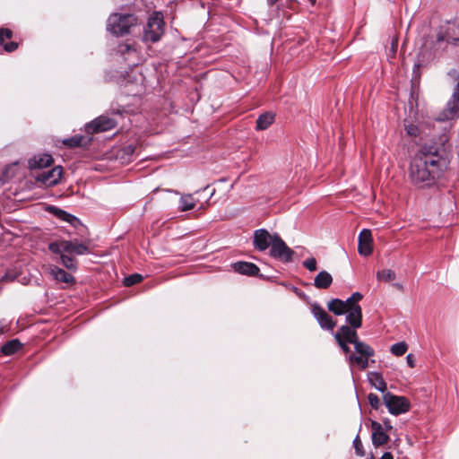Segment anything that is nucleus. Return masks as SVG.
I'll return each mask as SVG.
<instances>
[{"mask_svg": "<svg viewBox=\"0 0 459 459\" xmlns=\"http://www.w3.org/2000/svg\"><path fill=\"white\" fill-rule=\"evenodd\" d=\"M444 147L425 145L412 158L409 167V178L418 187L431 186L448 166Z\"/></svg>", "mask_w": 459, "mask_h": 459, "instance_id": "1", "label": "nucleus"}, {"mask_svg": "<svg viewBox=\"0 0 459 459\" xmlns=\"http://www.w3.org/2000/svg\"><path fill=\"white\" fill-rule=\"evenodd\" d=\"M356 330L351 325H342L334 334V338L353 344L356 354H350L348 362L351 367L358 366L360 369H366L368 367V359L375 355V351L368 343L359 339Z\"/></svg>", "mask_w": 459, "mask_h": 459, "instance_id": "2", "label": "nucleus"}, {"mask_svg": "<svg viewBox=\"0 0 459 459\" xmlns=\"http://www.w3.org/2000/svg\"><path fill=\"white\" fill-rule=\"evenodd\" d=\"M165 32V22L160 12H153L147 19L143 29L142 40L144 43H156Z\"/></svg>", "mask_w": 459, "mask_h": 459, "instance_id": "3", "label": "nucleus"}, {"mask_svg": "<svg viewBox=\"0 0 459 459\" xmlns=\"http://www.w3.org/2000/svg\"><path fill=\"white\" fill-rule=\"evenodd\" d=\"M137 17L132 13H115L108 19V30L116 36H124L130 32L132 27L136 26Z\"/></svg>", "mask_w": 459, "mask_h": 459, "instance_id": "4", "label": "nucleus"}, {"mask_svg": "<svg viewBox=\"0 0 459 459\" xmlns=\"http://www.w3.org/2000/svg\"><path fill=\"white\" fill-rule=\"evenodd\" d=\"M383 399L389 412L394 415L405 413L411 408L410 401L404 396H397L391 393H386Z\"/></svg>", "mask_w": 459, "mask_h": 459, "instance_id": "5", "label": "nucleus"}, {"mask_svg": "<svg viewBox=\"0 0 459 459\" xmlns=\"http://www.w3.org/2000/svg\"><path fill=\"white\" fill-rule=\"evenodd\" d=\"M294 251L290 249L278 234H274V241L271 246L270 255L284 263L292 261Z\"/></svg>", "mask_w": 459, "mask_h": 459, "instance_id": "6", "label": "nucleus"}, {"mask_svg": "<svg viewBox=\"0 0 459 459\" xmlns=\"http://www.w3.org/2000/svg\"><path fill=\"white\" fill-rule=\"evenodd\" d=\"M117 126V122L105 116H100L86 126V131L89 134L106 132Z\"/></svg>", "mask_w": 459, "mask_h": 459, "instance_id": "7", "label": "nucleus"}, {"mask_svg": "<svg viewBox=\"0 0 459 459\" xmlns=\"http://www.w3.org/2000/svg\"><path fill=\"white\" fill-rule=\"evenodd\" d=\"M274 241V234H270L266 230L260 229L254 232V247L259 251H264L271 247Z\"/></svg>", "mask_w": 459, "mask_h": 459, "instance_id": "8", "label": "nucleus"}, {"mask_svg": "<svg viewBox=\"0 0 459 459\" xmlns=\"http://www.w3.org/2000/svg\"><path fill=\"white\" fill-rule=\"evenodd\" d=\"M63 169L60 166L55 167L48 171H42L36 176V180L47 186H51L59 182L62 177Z\"/></svg>", "mask_w": 459, "mask_h": 459, "instance_id": "9", "label": "nucleus"}, {"mask_svg": "<svg viewBox=\"0 0 459 459\" xmlns=\"http://www.w3.org/2000/svg\"><path fill=\"white\" fill-rule=\"evenodd\" d=\"M358 251L359 255L368 256L373 252V238L370 230L364 229L359 235Z\"/></svg>", "mask_w": 459, "mask_h": 459, "instance_id": "10", "label": "nucleus"}, {"mask_svg": "<svg viewBox=\"0 0 459 459\" xmlns=\"http://www.w3.org/2000/svg\"><path fill=\"white\" fill-rule=\"evenodd\" d=\"M312 314L316 318L320 326L324 329L333 330L336 325V323L333 320L332 316L317 304L312 306Z\"/></svg>", "mask_w": 459, "mask_h": 459, "instance_id": "11", "label": "nucleus"}, {"mask_svg": "<svg viewBox=\"0 0 459 459\" xmlns=\"http://www.w3.org/2000/svg\"><path fill=\"white\" fill-rule=\"evenodd\" d=\"M372 443L376 447L385 445L389 441V436L384 430L383 426L377 421L371 422Z\"/></svg>", "mask_w": 459, "mask_h": 459, "instance_id": "12", "label": "nucleus"}, {"mask_svg": "<svg viewBox=\"0 0 459 459\" xmlns=\"http://www.w3.org/2000/svg\"><path fill=\"white\" fill-rule=\"evenodd\" d=\"M13 38V31L7 28H0V46L5 52L11 53L18 48V43L9 41Z\"/></svg>", "mask_w": 459, "mask_h": 459, "instance_id": "13", "label": "nucleus"}, {"mask_svg": "<svg viewBox=\"0 0 459 459\" xmlns=\"http://www.w3.org/2000/svg\"><path fill=\"white\" fill-rule=\"evenodd\" d=\"M346 321L354 329L361 327L362 325V309L360 306H353L352 308L345 312Z\"/></svg>", "mask_w": 459, "mask_h": 459, "instance_id": "14", "label": "nucleus"}, {"mask_svg": "<svg viewBox=\"0 0 459 459\" xmlns=\"http://www.w3.org/2000/svg\"><path fill=\"white\" fill-rule=\"evenodd\" d=\"M53 163V158L49 154H39L29 160V168L30 169H44Z\"/></svg>", "mask_w": 459, "mask_h": 459, "instance_id": "15", "label": "nucleus"}, {"mask_svg": "<svg viewBox=\"0 0 459 459\" xmlns=\"http://www.w3.org/2000/svg\"><path fill=\"white\" fill-rule=\"evenodd\" d=\"M48 273L56 281L65 283H73L74 278L71 273H66L65 270L56 266L49 265L48 267Z\"/></svg>", "mask_w": 459, "mask_h": 459, "instance_id": "16", "label": "nucleus"}, {"mask_svg": "<svg viewBox=\"0 0 459 459\" xmlns=\"http://www.w3.org/2000/svg\"><path fill=\"white\" fill-rule=\"evenodd\" d=\"M234 269L241 274L249 276H255L259 273V268L255 264L248 262H238L234 264Z\"/></svg>", "mask_w": 459, "mask_h": 459, "instance_id": "17", "label": "nucleus"}, {"mask_svg": "<svg viewBox=\"0 0 459 459\" xmlns=\"http://www.w3.org/2000/svg\"><path fill=\"white\" fill-rule=\"evenodd\" d=\"M333 283L332 275L326 271H321L315 278L314 285L317 289H327Z\"/></svg>", "mask_w": 459, "mask_h": 459, "instance_id": "18", "label": "nucleus"}, {"mask_svg": "<svg viewBox=\"0 0 459 459\" xmlns=\"http://www.w3.org/2000/svg\"><path fill=\"white\" fill-rule=\"evenodd\" d=\"M65 252L69 254L83 255L89 252V248L83 243L67 240V244H65Z\"/></svg>", "mask_w": 459, "mask_h": 459, "instance_id": "19", "label": "nucleus"}, {"mask_svg": "<svg viewBox=\"0 0 459 459\" xmlns=\"http://www.w3.org/2000/svg\"><path fill=\"white\" fill-rule=\"evenodd\" d=\"M275 115L266 112L260 115L256 120V130H266L274 121Z\"/></svg>", "mask_w": 459, "mask_h": 459, "instance_id": "20", "label": "nucleus"}, {"mask_svg": "<svg viewBox=\"0 0 459 459\" xmlns=\"http://www.w3.org/2000/svg\"><path fill=\"white\" fill-rule=\"evenodd\" d=\"M90 140L82 135H74L70 138L63 140L64 145L69 148L84 147L89 144Z\"/></svg>", "mask_w": 459, "mask_h": 459, "instance_id": "21", "label": "nucleus"}, {"mask_svg": "<svg viewBox=\"0 0 459 459\" xmlns=\"http://www.w3.org/2000/svg\"><path fill=\"white\" fill-rule=\"evenodd\" d=\"M368 381L378 391L385 392L386 390V383L383 377L377 372H371L368 374Z\"/></svg>", "mask_w": 459, "mask_h": 459, "instance_id": "22", "label": "nucleus"}, {"mask_svg": "<svg viewBox=\"0 0 459 459\" xmlns=\"http://www.w3.org/2000/svg\"><path fill=\"white\" fill-rule=\"evenodd\" d=\"M22 346V343L17 339L11 340L2 346L1 352L6 356H10L16 353Z\"/></svg>", "mask_w": 459, "mask_h": 459, "instance_id": "23", "label": "nucleus"}, {"mask_svg": "<svg viewBox=\"0 0 459 459\" xmlns=\"http://www.w3.org/2000/svg\"><path fill=\"white\" fill-rule=\"evenodd\" d=\"M327 307L331 312L337 316L343 315L346 312L343 300L339 299H333L329 301Z\"/></svg>", "mask_w": 459, "mask_h": 459, "instance_id": "24", "label": "nucleus"}, {"mask_svg": "<svg viewBox=\"0 0 459 459\" xmlns=\"http://www.w3.org/2000/svg\"><path fill=\"white\" fill-rule=\"evenodd\" d=\"M195 201L192 195H184L179 200V209L183 212L194 209Z\"/></svg>", "mask_w": 459, "mask_h": 459, "instance_id": "25", "label": "nucleus"}, {"mask_svg": "<svg viewBox=\"0 0 459 459\" xmlns=\"http://www.w3.org/2000/svg\"><path fill=\"white\" fill-rule=\"evenodd\" d=\"M396 278L395 273L391 269H384L377 273V279L380 281L389 282Z\"/></svg>", "mask_w": 459, "mask_h": 459, "instance_id": "26", "label": "nucleus"}, {"mask_svg": "<svg viewBox=\"0 0 459 459\" xmlns=\"http://www.w3.org/2000/svg\"><path fill=\"white\" fill-rule=\"evenodd\" d=\"M363 299V295L360 292H354L350 298H348L344 303L345 310H349L353 306H359V302Z\"/></svg>", "mask_w": 459, "mask_h": 459, "instance_id": "27", "label": "nucleus"}, {"mask_svg": "<svg viewBox=\"0 0 459 459\" xmlns=\"http://www.w3.org/2000/svg\"><path fill=\"white\" fill-rule=\"evenodd\" d=\"M65 244H67V240H59V241L51 242L48 245V248L51 252H53L55 254L63 255V253H65Z\"/></svg>", "mask_w": 459, "mask_h": 459, "instance_id": "28", "label": "nucleus"}, {"mask_svg": "<svg viewBox=\"0 0 459 459\" xmlns=\"http://www.w3.org/2000/svg\"><path fill=\"white\" fill-rule=\"evenodd\" d=\"M408 345L404 342H397L392 345L391 352L395 356H403L406 353Z\"/></svg>", "mask_w": 459, "mask_h": 459, "instance_id": "29", "label": "nucleus"}, {"mask_svg": "<svg viewBox=\"0 0 459 459\" xmlns=\"http://www.w3.org/2000/svg\"><path fill=\"white\" fill-rule=\"evenodd\" d=\"M143 277L139 273L131 274L124 279V284L127 287L137 284L143 281Z\"/></svg>", "mask_w": 459, "mask_h": 459, "instance_id": "30", "label": "nucleus"}, {"mask_svg": "<svg viewBox=\"0 0 459 459\" xmlns=\"http://www.w3.org/2000/svg\"><path fill=\"white\" fill-rule=\"evenodd\" d=\"M404 129L409 136L416 137L420 134V128L417 125L405 121Z\"/></svg>", "mask_w": 459, "mask_h": 459, "instance_id": "31", "label": "nucleus"}, {"mask_svg": "<svg viewBox=\"0 0 459 459\" xmlns=\"http://www.w3.org/2000/svg\"><path fill=\"white\" fill-rule=\"evenodd\" d=\"M61 261L65 267L69 270H75L76 264L73 257L65 255H61Z\"/></svg>", "mask_w": 459, "mask_h": 459, "instance_id": "32", "label": "nucleus"}, {"mask_svg": "<svg viewBox=\"0 0 459 459\" xmlns=\"http://www.w3.org/2000/svg\"><path fill=\"white\" fill-rule=\"evenodd\" d=\"M57 215L60 219L66 221L70 222L71 224H74L75 222H78V219L69 213H67L65 211L58 210Z\"/></svg>", "mask_w": 459, "mask_h": 459, "instance_id": "33", "label": "nucleus"}, {"mask_svg": "<svg viewBox=\"0 0 459 459\" xmlns=\"http://www.w3.org/2000/svg\"><path fill=\"white\" fill-rule=\"evenodd\" d=\"M353 446H354V448H355V452L356 454L359 455V456H364L365 455V451H364V448H363V445H362V442L359 438V436H357L353 441Z\"/></svg>", "mask_w": 459, "mask_h": 459, "instance_id": "34", "label": "nucleus"}, {"mask_svg": "<svg viewBox=\"0 0 459 459\" xmlns=\"http://www.w3.org/2000/svg\"><path fill=\"white\" fill-rule=\"evenodd\" d=\"M303 266L310 272L316 271V260L314 257H309L303 262Z\"/></svg>", "mask_w": 459, "mask_h": 459, "instance_id": "35", "label": "nucleus"}, {"mask_svg": "<svg viewBox=\"0 0 459 459\" xmlns=\"http://www.w3.org/2000/svg\"><path fill=\"white\" fill-rule=\"evenodd\" d=\"M337 343L339 344V346L341 347V349L342 350V351L345 353L346 355V359L348 360V358H349V355L350 354H352L351 352V349L349 347V342H346V341H343V340H340L339 338L335 339Z\"/></svg>", "mask_w": 459, "mask_h": 459, "instance_id": "36", "label": "nucleus"}, {"mask_svg": "<svg viewBox=\"0 0 459 459\" xmlns=\"http://www.w3.org/2000/svg\"><path fill=\"white\" fill-rule=\"evenodd\" d=\"M368 401L372 408L378 409L380 405V400L377 394L370 393L368 395Z\"/></svg>", "mask_w": 459, "mask_h": 459, "instance_id": "37", "label": "nucleus"}, {"mask_svg": "<svg viewBox=\"0 0 459 459\" xmlns=\"http://www.w3.org/2000/svg\"><path fill=\"white\" fill-rule=\"evenodd\" d=\"M447 109L452 117L456 115L459 112V102H454V100H449L447 103Z\"/></svg>", "mask_w": 459, "mask_h": 459, "instance_id": "38", "label": "nucleus"}, {"mask_svg": "<svg viewBox=\"0 0 459 459\" xmlns=\"http://www.w3.org/2000/svg\"><path fill=\"white\" fill-rule=\"evenodd\" d=\"M135 149H136L135 145L129 144V145L124 147L123 152L126 155H133L134 153V152H135Z\"/></svg>", "mask_w": 459, "mask_h": 459, "instance_id": "39", "label": "nucleus"}, {"mask_svg": "<svg viewBox=\"0 0 459 459\" xmlns=\"http://www.w3.org/2000/svg\"><path fill=\"white\" fill-rule=\"evenodd\" d=\"M451 100H454V102H459V82L456 84V87L454 91V93L451 97Z\"/></svg>", "mask_w": 459, "mask_h": 459, "instance_id": "40", "label": "nucleus"}, {"mask_svg": "<svg viewBox=\"0 0 459 459\" xmlns=\"http://www.w3.org/2000/svg\"><path fill=\"white\" fill-rule=\"evenodd\" d=\"M397 45H398L397 39H393L392 45H391V48H390V51H391V54H392V57H394L395 56V54H396Z\"/></svg>", "mask_w": 459, "mask_h": 459, "instance_id": "41", "label": "nucleus"}, {"mask_svg": "<svg viewBox=\"0 0 459 459\" xmlns=\"http://www.w3.org/2000/svg\"><path fill=\"white\" fill-rule=\"evenodd\" d=\"M406 360H407V363L410 366V368L415 367V359L412 354H408L406 357Z\"/></svg>", "mask_w": 459, "mask_h": 459, "instance_id": "42", "label": "nucleus"}, {"mask_svg": "<svg viewBox=\"0 0 459 459\" xmlns=\"http://www.w3.org/2000/svg\"><path fill=\"white\" fill-rule=\"evenodd\" d=\"M380 459H394V456L390 452H385Z\"/></svg>", "mask_w": 459, "mask_h": 459, "instance_id": "43", "label": "nucleus"}, {"mask_svg": "<svg viewBox=\"0 0 459 459\" xmlns=\"http://www.w3.org/2000/svg\"><path fill=\"white\" fill-rule=\"evenodd\" d=\"M278 2V0H267V4L272 6Z\"/></svg>", "mask_w": 459, "mask_h": 459, "instance_id": "44", "label": "nucleus"}, {"mask_svg": "<svg viewBox=\"0 0 459 459\" xmlns=\"http://www.w3.org/2000/svg\"><path fill=\"white\" fill-rule=\"evenodd\" d=\"M420 65L419 63H418V64H415V65H414V69H416V68H417V69H419V68H420Z\"/></svg>", "mask_w": 459, "mask_h": 459, "instance_id": "45", "label": "nucleus"}, {"mask_svg": "<svg viewBox=\"0 0 459 459\" xmlns=\"http://www.w3.org/2000/svg\"><path fill=\"white\" fill-rule=\"evenodd\" d=\"M308 1L311 3V4H315L316 0H308Z\"/></svg>", "mask_w": 459, "mask_h": 459, "instance_id": "46", "label": "nucleus"}, {"mask_svg": "<svg viewBox=\"0 0 459 459\" xmlns=\"http://www.w3.org/2000/svg\"><path fill=\"white\" fill-rule=\"evenodd\" d=\"M125 48H126V51H129L130 47H129L128 45H126V46H125Z\"/></svg>", "mask_w": 459, "mask_h": 459, "instance_id": "47", "label": "nucleus"}, {"mask_svg": "<svg viewBox=\"0 0 459 459\" xmlns=\"http://www.w3.org/2000/svg\"><path fill=\"white\" fill-rule=\"evenodd\" d=\"M455 42L459 45V39H455Z\"/></svg>", "mask_w": 459, "mask_h": 459, "instance_id": "48", "label": "nucleus"}, {"mask_svg": "<svg viewBox=\"0 0 459 459\" xmlns=\"http://www.w3.org/2000/svg\"><path fill=\"white\" fill-rule=\"evenodd\" d=\"M10 169H11L10 168L6 169V170L4 171V175H5V174H7V173L9 172V170H10Z\"/></svg>", "mask_w": 459, "mask_h": 459, "instance_id": "49", "label": "nucleus"}, {"mask_svg": "<svg viewBox=\"0 0 459 459\" xmlns=\"http://www.w3.org/2000/svg\"><path fill=\"white\" fill-rule=\"evenodd\" d=\"M392 427L390 425H386V429H390Z\"/></svg>", "mask_w": 459, "mask_h": 459, "instance_id": "50", "label": "nucleus"}, {"mask_svg": "<svg viewBox=\"0 0 459 459\" xmlns=\"http://www.w3.org/2000/svg\"><path fill=\"white\" fill-rule=\"evenodd\" d=\"M225 180H226L225 178H221L219 181H220V182H223V181H225Z\"/></svg>", "mask_w": 459, "mask_h": 459, "instance_id": "51", "label": "nucleus"}, {"mask_svg": "<svg viewBox=\"0 0 459 459\" xmlns=\"http://www.w3.org/2000/svg\"><path fill=\"white\" fill-rule=\"evenodd\" d=\"M452 74H454L459 77V75L456 74V71H454Z\"/></svg>", "mask_w": 459, "mask_h": 459, "instance_id": "52", "label": "nucleus"}]
</instances>
